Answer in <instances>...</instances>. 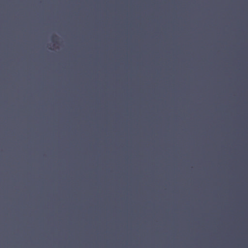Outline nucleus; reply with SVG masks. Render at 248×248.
Returning a JSON list of instances; mask_svg holds the SVG:
<instances>
[{
    "label": "nucleus",
    "mask_w": 248,
    "mask_h": 248,
    "mask_svg": "<svg viewBox=\"0 0 248 248\" xmlns=\"http://www.w3.org/2000/svg\"><path fill=\"white\" fill-rule=\"evenodd\" d=\"M153 17H154V11H153V12H152V18H153ZM153 20L154 19H153L152 20L153 21Z\"/></svg>",
    "instance_id": "obj_1"
},
{
    "label": "nucleus",
    "mask_w": 248,
    "mask_h": 248,
    "mask_svg": "<svg viewBox=\"0 0 248 248\" xmlns=\"http://www.w3.org/2000/svg\"><path fill=\"white\" fill-rule=\"evenodd\" d=\"M153 63H154V59H153L152 60V64L153 65ZM153 67V65L152 66Z\"/></svg>",
    "instance_id": "obj_2"
},
{
    "label": "nucleus",
    "mask_w": 248,
    "mask_h": 248,
    "mask_svg": "<svg viewBox=\"0 0 248 248\" xmlns=\"http://www.w3.org/2000/svg\"><path fill=\"white\" fill-rule=\"evenodd\" d=\"M154 109V106H153L152 110H153ZM153 115V114H152Z\"/></svg>",
    "instance_id": "obj_3"
},
{
    "label": "nucleus",
    "mask_w": 248,
    "mask_h": 248,
    "mask_svg": "<svg viewBox=\"0 0 248 248\" xmlns=\"http://www.w3.org/2000/svg\"><path fill=\"white\" fill-rule=\"evenodd\" d=\"M153 53H154V50H153L152 54H153Z\"/></svg>",
    "instance_id": "obj_4"
},
{
    "label": "nucleus",
    "mask_w": 248,
    "mask_h": 248,
    "mask_svg": "<svg viewBox=\"0 0 248 248\" xmlns=\"http://www.w3.org/2000/svg\"><path fill=\"white\" fill-rule=\"evenodd\" d=\"M152 96H154V94H152ZM152 98H153V96H152ZM153 99V98H152Z\"/></svg>",
    "instance_id": "obj_5"
},
{
    "label": "nucleus",
    "mask_w": 248,
    "mask_h": 248,
    "mask_svg": "<svg viewBox=\"0 0 248 248\" xmlns=\"http://www.w3.org/2000/svg\"><path fill=\"white\" fill-rule=\"evenodd\" d=\"M152 173H154V170H152Z\"/></svg>",
    "instance_id": "obj_6"
},
{
    "label": "nucleus",
    "mask_w": 248,
    "mask_h": 248,
    "mask_svg": "<svg viewBox=\"0 0 248 248\" xmlns=\"http://www.w3.org/2000/svg\"><path fill=\"white\" fill-rule=\"evenodd\" d=\"M152 37H153V38L154 37V36H153V35L152 36Z\"/></svg>",
    "instance_id": "obj_7"
},
{
    "label": "nucleus",
    "mask_w": 248,
    "mask_h": 248,
    "mask_svg": "<svg viewBox=\"0 0 248 248\" xmlns=\"http://www.w3.org/2000/svg\"><path fill=\"white\" fill-rule=\"evenodd\" d=\"M152 76H153V77L154 76V75H153V74L152 75Z\"/></svg>",
    "instance_id": "obj_8"
},
{
    "label": "nucleus",
    "mask_w": 248,
    "mask_h": 248,
    "mask_svg": "<svg viewBox=\"0 0 248 248\" xmlns=\"http://www.w3.org/2000/svg\"><path fill=\"white\" fill-rule=\"evenodd\" d=\"M152 205H154V203H152Z\"/></svg>",
    "instance_id": "obj_9"
}]
</instances>
